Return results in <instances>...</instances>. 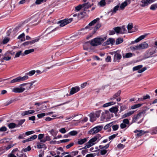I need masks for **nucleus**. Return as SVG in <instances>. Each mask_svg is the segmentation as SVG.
Here are the masks:
<instances>
[{
    "label": "nucleus",
    "mask_w": 157,
    "mask_h": 157,
    "mask_svg": "<svg viewBox=\"0 0 157 157\" xmlns=\"http://www.w3.org/2000/svg\"><path fill=\"white\" fill-rule=\"evenodd\" d=\"M101 137V136L99 134H98L97 135L94 136L93 138L91 139L87 143L85 146L81 149H86L90 148V147L94 145L96 143V141L99 139Z\"/></svg>",
    "instance_id": "f257e3e1"
},
{
    "label": "nucleus",
    "mask_w": 157,
    "mask_h": 157,
    "mask_svg": "<svg viewBox=\"0 0 157 157\" xmlns=\"http://www.w3.org/2000/svg\"><path fill=\"white\" fill-rule=\"evenodd\" d=\"M106 36L102 37H97L91 40L90 44L93 46H97L100 45L106 40Z\"/></svg>",
    "instance_id": "f03ea898"
},
{
    "label": "nucleus",
    "mask_w": 157,
    "mask_h": 157,
    "mask_svg": "<svg viewBox=\"0 0 157 157\" xmlns=\"http://www.w3.org/2000/svg\"><path fill=\"white\" fill-rule=\"evenodd\" d=\"M103 127L102 125H99L91 129L88 132V133L90 135H94L101 131Z\"/></svg>",
    "instance_id": "7ed1b4c3"
},
{
    "label": "nucleus",
    "mask_w": 157,
    "mask_h": 157,
    "mask_svg": "<svg viewBox=\"0 0 157 157\" xmlns=\"http://www.w3.org/2000/svg\"><path fill=\"white\" fill-rule=\"evenodd\" d=\"M99 19H100L99 18H97L91 21L89 24L88 26H86L84 29L81 30V32H80V33H82V35L85 34L87 32V29H89V30L91 29L89 26L94 25L97 22V21H99Z\"/></svg>",
    "instance_id": "20e7f679"
},
{
    "label": "nucleus",
    "mask_w": 157,
    "mask_h": 157,
    "mask_svg": "<svg viewBox=\"0 0 157 157\" xmlns=\"http://www.w3.org/2000/svg\"><path fill=\"white\" fill-rule=\"evenodd\" d=\"M28 78L29 77L27 75H25L23 77L19 76L11 80L10 82V83H13L22 82L27 80Z\"/></svg>",
    "instance_id": "39448f33"
},
{
    "label": "nucleus",
    "mask_w": 157,
    "mask_h": 157,
    "mask_svg": "<svg viewBox=\"0 0 157 157\" xmlns=\"http://www.w3.org/2000/svg\"><path fill=\"white\" fill-rule=\"evenodd\" d=\"M113 117L112 114L110 113V112L108 110H105L104 112H103L101 113V120L103 121L105 118L108 119H110Z\"/></svg>",
    "instance_id": "423d86ee"
},
{
    "label": "nucleus",
    "mask_w": 157,
    "mask_h": 157,
    "mask_svg": "<svg viewBox=\"0 0 157 157\" xmlns=\"http://www.w3.org/2000/svg\"><path fill=\"white\" fill-rule=\"evenodd\" d=\"M143 67V66L142 65H137L133 67L132 71H137V72L139 73H143L147 69L146 67H144L142 68Z\"/></svg>",
    "instance_id": "0eeeda50"
},
{
    "label": "nucleus",
    "mask_w": 157,
    "mask_h": 157,
    "mask_svg": "<svg viewBox=\"0 0 157 157\" xmlns=\"http://www.w3.org/2000/svg\"><path fill=\"white\" fill-rule=\"evenodd\" d=\"M155 53V51L153 48H151L147 50L144 55L146 58H148L152 57V55Z\"/></svg>",
    "instance_id": "6e6552de"
},
{
    "label": "nucleus",
    "mask_w": 157,
    "mask_h": 157,
    "mask_svg": "<svg viewBox=\"0 0 157 157\" xmlns=\"http://www.w3.org/2000/svg\"><path fill=\"white\" fill-rule=\"evenodd\" d=\"M73 18H72L69 19H65L64 20H61L59 22L60 24L59 26L62 27L65 25L71 23L72 21Z\"/></svg>",
    "instance_id": "1a4fd4ad"
},
{
    "label": "nucleus",
    "mask_w": 157,
    "mask_h": 157,
    "mask_svg": "<svg viewBox=\"0 0 157 157\" xmlns=\"http://www.w3.org/2000/svg\"><path fill=\"white\" fill-rule=\"evenodd\" d=\"M121 51L118 50L117 51V53L114 56L113 61L114 62H119L122 58L121 55L120 53Z\"/></svg>",
    "instance_id": "9d476101"
},
{
    "label": "nucleus",
    "mask_w": 157,
    "mask_h": 157,
    "mask_svg": "<svg viewBox=\"0 0 157 157\" xmlns=\"http://www.w3.org/2000/svg\"><path fill=\"white\" fill-rule=\"evenodd\" d=\"M109 144H107L104 146H102L101 145L99 146V148L101 149L100 150V153L101 155H105L107 152V150H106L109 147Z\"/></svg>",
    "instance_id": "9b49d317"
},
{
    "label": "nucleus",
    "mask_w": 157,
    "mask_h": 157,
    "mask_svg": "<svg viewBox=\"0 0 157 157\" xmlns=\"http://www.w3.org/2000/svg\"><path fill=\"white\" fill-rule=\"evenodd\" d=\"M155 0H142V4L141 6L144 7L148 5L149 4L154 2Z\"/></svg>",
    "instance_id": "f8f14e48"
},
{
    "label": "nucleus",
    "mask_w": 157,
    "mask_h": 157,
    "mask_svg": "<svg viewBox=\"0 0 157 157\" xmlns=\"http://www.w3.org/2000/svg\"><path fill=\"white\" fill-rule=\"evenodd\" d=\"M138 45L139 50L147 48L149 47L148 44L145 42L139 44Z\"/></svg>",
    "instance_id": "ddd939ff"
},
{
    "label": "nucleus",
    "mask_w": 157,
    "mask_h": 157,
    "mask_svg": "<svg viewBox=\"0 0 157 157\" xmlns=\"http://www.w3.org/2000/svg\"><path fill=\"white\" fill-rule=\"evenodd\" d=\"M80 90V88L78 86H76L72 88L70 91V94L72 95Z\"/></svg>",
    "instance_id": "4468645a"
},
{
    "label": "nucleus",
    "mask_w": 157,
    "mask_h": 157,
    "mask_svg": "<svg viewBox=\"0 0 157 157\" xmlns=\"http://www.w3.org/2000/svg\"><path fill=\"white\" fill-rule=\"evenodd\" d=\"M115 42V40L113 38H109L103 44L104 46L109 45L110 44H113Z\"/></svg>",
    "instance_id": "2eb2a0df"
},
{
    "label": "nucleus",
    "mask_w": 157,
    "mask_h": 157,
    "mask_svg": "<svg viewBox=\"0 0 157 157\" xmlns=\"http://www.w3.org/2000/svg\"><path fill=\"white\" fill-rule=\"evenodd\" d=\"M23 89L21 86H20L19 87L14 88L12 90V91L16 93H21L23 92Z\"/></svg>",
    "instance_id": "dca6fc26"
},
{
    "label": "nucleus",
    "mask_w": 157,
    "mask_h": 157,
    "mask_svg": "<svg viewBox=\"0 0 157 157\" xmlns=\"http://www.w3.org/2000/svg\"><path fill=\"white\" fill-rule=\"evenodd\" d=\"M32 20L33 22L37 21V23L36 24H37L39 22L40 20L39 14H37L33 16L32 17Z\"/></svg>",
    "instance_id": "f3484780"
},
{
    "label": "nucleus",
    "mask_w": 157,
    "mask_h": 157,
    "mask_svg": "<svg viewBox=\"0 0 157 157\" xmlns=\"http://www.w3.org/2000/svg\"><path fill=\"white\" fill-rule=\"evenodd\" d=\"M11 53L10 52L7 51L4 55V57L2 59V60L6 61L10 60L11 59V57L10 56L9 54Z\"/></svg>",
    "instance_id": "a211bd4d"
},
{
    "label": "nucleus",
    "mask_w": 157,
    "mask_h": 157,
    "mask_svg": "<svg viewBox=\"0 0 157 157\" xmlns=\"http://www.w3.org/2000/svg\"><path fill=\"white\" fill-rule=\"evenodd\" d=\"M143 113L140 112L138 113L136 115H134L132 118V121L133 122H136L138 119L140 118L141 116L143 114Z\"/></svg>",
    "instance_id": "6ab92c4d"
},
{
    "label": "nucleus",
    "mask_w": 157,
    "mask_h": 157,
    "mask_svg": "<svg viewBox=\"0 0 157 157\" xmlns=\"http://www.w3.org/2000/svg\"><path fill=\"white\" fill-rule=\"evenodd\" d=\"M130 3L129 1L128 0H126L124 2L122 3L119 6L120 9L121 10H123L124 8L128 5Z\"/></svg>",
    "instance_id": "aec40b11"
},
{
    "label": "nucleus",
    "mask_w": 157,
    "mask_h": 157,
    "mask_svg": "<svg viewBox=\"0 0 157 157\" xmlns=\"http://www.w3.org/2000/svg\"><path fill=\"white\" fill-rule=\"evenodd\" d=\"M87 140V138L78 139L77 142V144L78 145H82L86 142Z\"/></svg>",
    "instance_id": "412c9836"
},
{
    "label": "nucleus",
    "mask_w": 157,
    "mask_h": 157,
    "mask_svg": "<svg viewBox=\"0 0 157 157\" xmlns=\"http://www.w3.org/2000/svg\"><path fill=\"white\" fill-rule=\"evenodd\" d=\"M148 35V34H146L140 36L139 37L136 39L134 42L136 43L139 42L140 41L145 38Z\"/></svg>",
    "instance_id": "4be33fe9"
},
{
    "label": "nucleus",
    "mask_w": 157,
    "mask_h": 157,
    "mask_svg": "<svg viewBox=\"0 0 157 157\" xmlns=\"http://www.w3.org/2000/svg\"><path fill=\"white\" fill-rule=\"evenodd\" d=\"M20 86H21V87L23 89V92L25 90H28L30 89L27 83L21 84L20 85Z\"/></svg>",
    "instance_id": "5701e85b"
},
{
    "label": "nucleus",
    "mask_w": 157,
    "mask_h": 157,
    "mask_svg": "<svg viewBox=\"0 0 157 157\" xmlns=\"http://www.w3.org/2000/svg\"><path fill=\"white\" fill-rule=\"evenodd\" d=\"M135 133H137L136 135L137 136H140L143 135L145 133V132L141 130H136L134 131Z\"/></svg>",
    "instance_id": "b1692460"
},
{
    "label": "nucleus",
    "mask_w": 157,
    "mask_h": 157,
    "mask_svg": "<svg viewBox=\"0 0 157 157\" xmlns=\"http://www.w3.org/2000/svg\"><path fill=\"white\" fill-rule=\"evenodd\" d=\"M56 28H54L52 27H48V28L45 31V33L46 34H48L51 33V32H53L56 29Z\"/></svg>",
    "instance_id": "393cba45"
},
{
    "label": "nucleus",
    "mask_w": 157,
    "mask_h": 157,
    "mask_svg": "<svg viewBox=\"0 0 157 157\" xmlns=\"http://www.w3.org/2000/svg\"><path fill=\"white\" fill-rule=\"evenodd\" d=\"M109 111L111 113H116L118 111V106H115L109 109Z\"/></svg>",
    "instance_id": "a878e982"
},
{
    "label": "nucleus",
    "mask_w": 157,
    "mask_h": 157,
    "mask_svg": "<svg viewBox=\"0 0 157 157\" xmlns=\"http://www.w3.org/2000/svg\"><path fill=\"white\" fill-rule=\"evenodd\" d=\"M35 112V111L33 110H29L27 111H25L22 113V116H25L27 115L33 114Z\"/></svg>",
    "instance_id": "bb28decb"
},
{
    "label": "nucleus",
    "mask_w": 157,
    "mask_h": 157,
    "mask_svg": "<svg viewBox=\"0 0 157 157\" xmlns=\"http://www.w3.org/2000/svg\"><path fill=\"white\" fill-rule=\"evenodd\" d=\"M121 90H119L117 93L114 94L113 96V97L110 98L111 100H113L116 99V98L119 97L121 94Z\"/></svg>",
    "instance_id": "cd10ccee"
},
{
    "label": "nucleus",
    "mask_w": 157,
    "mask_h": 157,
    "mask_svg": "<svg viewBox=\"0 0 157 157\" xmlns=\"http://www.w3.org/2000/svg\"><path fill=\"white\" fill-rule=\"evenodd\" d=\"M116 101H112L110 102H109L105 104H104L103 107H106L110 105H113L116 104Z\"/></svg>",
    "instance_id": "c85d7f7f"
},
{
    "label": "nucleus",
    "mask_w": 157,
    "mask_h": 157,
    "mask_svg": "<svg viewBox=\"0 0 157 157\" xmlns=\"http://www.w3.org/2000/svg\"><path fill=\"white\" fill-rule=\"evenodd\" d=\"M134 113V111H129L128 112L126 113H125L122 116V118H124L127 117H128L132 114H133Z\"/></svg>",
    "instance_id": "c756f323"
},
{
    "label": "nucleus",
    "mask_w": 157,
    "mask_h": 157,
    "mask_svg": "<svg viewBox=\"0 0 157 157\" xmlns=\"http://www.w3.org/2000/svg\"><path fill=\"white\" fill-rule=\"evenodd\" d=\"M34 51V49H33L26 50L25 51L24 53L22 54V56H25V55L28 54L31 52H33Z\"/></svg>",
    "instance_id": "7c9ffc66"
},
{
    "label": "nucleus",
    "mask_w": 157,
    "mask_h": 157,
    "mask_svg": "<svg viewBox=\"0 0 157 157\" xmlns=\"http://www.w3.org/2000/svg\"><path fill=\"white\" fill-rule=\"evenodd\" d=\"M93 4H90L89 2L82 4L83 8L85 9H87L91 7L92 6Z\"/></svg>",
    "instance_id": "2f4dec72"
},
{
    "label": "nucleus",
    "mask_w": 157,
    "mask_h": 157,
    "mask_svg": "<svg viewBox=\"0 0 157 157\" xmlns=\"http://www.w3.org/2000/svg\"><path fill=\"white\" fill-rule=\"evenodd\" d=\"M50 140V137L48 135H47L43 139L41 140L40 141L41 142L44 143L46 141H49Z\"/></svg>",
    "instance_id": "473e14b6"
},
{
    "label": "nucleus",
    "mask_w": 157,
    "mask_h": 157,
    "mask_svg": "<svg viewBox=\"0 0 157 157\" xmlns=\"http://www.w3.org/2000/svg\"><path fill=\"white\" fill-rule=\"evenodd\" d=\"M143 105V104L139 103L135 104L131 107V109H135L141 107Z\"/></svg>",
    "instance_id": "72a5a7b5"
},
{
    "label": "nucleus",
    "mask_w": 157,
    "mask_h": 157,
    "mask_svg": "<svg viewBox=\"0 0 157 157\" xmlns=\"http://www.w3.org/2000/svg\"><path fill=\"white\" fill-rule=\"evenodd\" d=\"M133 28V25L132 23H129L127 25V29L128 33H131L132 31H131V29Z\"/></svg>",
    "instance_id": "f704fd0d"
},
{
    "label": "nucleus",
    "mask_w": 157,
    "mask_h": 157,
    "mask_svg": "<svg viewBox=\"0 0 157 157\" xmlns=\"http://www.w3.org/2000/svg\"><path fill=\"white\" fill-rule=\"evenodd\" d=\"M127 30L124 26H123L121 27L120 34L125 33H127Z\"/></svg>",
    "instance_id": "c9c22d12"
},
{
    "label": "nucleus",
    "mask_w": 157,
    "mask_h": 157,
    "mask_svg": "<svg viewBox=\"0 0 157 157\" xmlns=\"http://www.w3.org/2000/svg\"><path fill=\"white\" fill-rule=\"evenodd\" d=\"M9 128L10 129H12L17 127V124L13 123H11L8 125Z\"/></svg>",
    "instance_id": "e433bc0d"
},
{
    "label": "nucleus",
    "mask_w": 157,
    "mask_h": 157,
    "mask_svg": "<svg viewBox=\"0 0 157 157\" xmlns=\"http://www.w3.org/2000/svg\"><path fill=\"white\" fill-rule=\"evenodd\" d=\"M143 97L142 98H138V100L143 101L144 100H146L150 99V97L148 94H147L146 95H144L143 96Z\"/></svg>",
    "instance_id": "4c0bfd02"
},
{
    "label": "nucleus",
    "mask_w": 157,
    "mask_h": 157,
    "mask_svg": "<svg viewBox=\"0 0 157 157\" xmlns=\"http://www.w3.org/2000/svg\"><path fill=\"white\" fill-rule=\"evenodd\" d=\"M25 35L24 33H23L21 34L20 35H19L18 37V39H21V41H24L25 40Z\"/></svg>",
    "instance_id": "58836bf2"
},
{
    "label": "nucleus",
    "mask_w": 157,
    "mask_h": 157,
    "mask_svg": "<svg viewBox=\"0 0 157 157\" xmlns=\"http://www.w3.org/2000/svg\"><path fill=\"white\" fill-rule=\"evenodd\" d=\"M36 72V71L35 70H32L30 71L29 72L26 73V75H29V76H32L33 75H34Z\"/></svg>",
    "instance_id": "ea45409f"
},
{
    "label": "nucleus",
    "mask_w": 157,
    "mask_h": 157,
    "mask_svg": "<svg viewBox=\"0 0 157 157\" xmlns=\"http://www.w3.org/2000/svg\"><path fill=\"white\" fill-rule=\"evenodd\" d=\"M98 4L100 6L103 7L104 6L105 4L106 3L105 0H101Z\"/></svg>",
    "instance_id": "a19ab883"
},
{
    "label": "nucleus",
    "mask_w": 157,
    "mask_h": 157,
    "mask_svg": "<svg viewBox=\"0 0 157 157\" xmlns=\"http://www.w3.org/2000/svg\"><path fill=\"white\" fill-rule=\"evenodd\" d=\"M115 32L116 33H120V30H121V27H117L114 28L113 29Z\"/></svg>",
    "instance_id": "79ce46f5"
},
{
    "label": "nucleus",
    "mask_w": 157,
    "mask_h": 157,
    "mask_svg": "<svg viewBox=\"0 0 157 157\" xmlns=\"http://www.w3.org/2000/svg\"><path fill=\"white\" fill-rule=\"evenodd\" d=\"M130 49L133 51L136 50H139L138 45L136 46H131L130 47Z\"/></svg>",
    "instance_id": "37998d69"
},
{
    "label": "nucleus",
    "mask_w": 157,
    "mask_h": 157,
    "mask_svg": "<svg viewBox=\"0 0 157 157\" xmlns=\"http://www.w3.org/2000/svg\"><path fill=\"white\" fill-rule=\"evenodd\" d=\"M123 41V40L122 38H119L117 39L116 41V44H118L122 43Z\"/></svg>",
    "instance_id": "c03bdc74"
},
{
    "label": "nucleus",
    "mask_w": 157,
    "mask_h": 157,
    "mask_svg": "<svg viewBox=\"0 0 157 157\" xmlns=\"http://www.w3.org/2000/svg\"><path fill=\"white\" fill-rule=\"evenodd\" d=\"M120 8V7L119 5H117L114 7L113 10H111V11L113 13H116L119 9Z\"/></svg>",
    "instance_id": "a18cd8bd"
},
{
    "label": "nucleus",
    "mask_w": 157,
    "mask_h": 157,
    "mask_svg": "<svg viewBox=\"0 0 157 157\" xmlns=\"http://www.w3.org/2000/svg\"><path fill=\"white\" fill-rule=\"evenodd\" d=\"M40 39L39 37L36 38L35 39L30 41H29L30 45L32 44H34L36 42H37L39 41Z\"/></svg>",
    "instance_id": "49530a36"
},
{
    "label": "nucleus",
    "mask_w": 157,
    "mask_h": 157,
    "mask_svg": "<svg viewBox=\"0 0 157 157\" xmlns=\"http://www.w3.org/2000/svg\"><path fill=\"white\" fill-rule=\"evenodd\" d=\"M150 9L151 10H155L157 9V4H155L152 5L151 6Z\"/></svg>",
    "instance_id": "de8ad7c7"
},
{
    "label": "nucleus",
    "mask_w": 157,
    "mask_h": 157,
    "mask_svg": "<svg viewBox=\"0 0 157 157\" xmlns=\"http://www.w3.org/2000/svg\"><path fill=\"white\" fill-rule=\"evenodd\" d=\"M25 121V119H22L19 121L18 124H17V127H18L21 125Z\"/></svg>",
    "instance_id": "09e8293b"
},
{
    "label": "nucleus",
    "mask_w": 157,
    "mask_h": 157,
    "mask_svg": "<svg viewBox=\"0 0 157 157\" xmlns=\"http://www.w3.org/2000/svg\"><path fill=\"white\" fill-rule=\"evenodd\" d=\"M132 56V53L130 52L126 53L125 56H123V58H128L131 57Z\"/></svg>",
    "instance_id": "8fccbe9b"
},
{
    "label": "nucleus",
    "mask_w": 157,
    "mask_h": 157,
    "mask_svg": "<svg viewBox=\"0 0 157 157\" xmlns=\"http://www.w3.org/2000/svg\"><path fill=\"white\" fill-rule=\"evenodd\" d=\"M23 53H22V51H18V52H17L15 56V58H17L19 57L20 55H22Z\"/></svg>",
    "instance_id": "3c124183"
},
{
    "label": "nucleus",
    "mask_w": 157,
    "mask_h": 157,
    "mask_svg": "<svg viewBox=\"0 0 157 157\" xmlns=\"http://www.w3.org/2000/svg\"><path fill=\"white\" fill-rule=\"evenodd\" d=\"M125 147V145L121 144H118L117 146V147L119 149H122L124 148Z\"/></svg>",
    "instance_id": "603ef678"
},
{
    "label": "nucleus",
    "mask_w": 157,
    "mask_h": 157,
    "mask_svg": "<svg viewBox=\"0 0 157 157\" xmlns=\"http://www.w3.org/2000/svg\"><path fill=\"white\" fill-rule=\"evenodd\" d=\"M78 153V151H73L71 152L70 155L71 156H72V157H73L74 156L77 155Z\"/></svg>",
    "instance_id": "864d4df0"
},
{
    "label": "nucleus",
    "mask_w": 157,
    "mask_h": 157,
    "mask_svg": "<svg viewBox=\"0 0 157 157\" xmlns=\"http://www.w3.org/2000/svg\"><path fill=\"white\" fill-rule=\"evenodd\" d=\"M69 133L70 136H75L77 134L78 132L76 131H72L70 132Z\"/></svg>",
    "instance_id": "5fc2aeb1"
},
{
    "label": "nucleus",
    "mask_w": 157,
    "mask_h": 157,
    "mask_svg": "<svg viewBox=\"0 0 157 157\" xmlns=\"http://www.w3.org/2000/svg\"><path fill=\"white\" fill-rule=\"evenodd\" d=\"M46 0H36L35 2V4L38 5L41 4L42 2H45Z\"/></svg>",
    "instance_id": "6e6d98bb"
},
{
    "label": "nucleus",
    "mask_w": 157,
    "mask_h": 157,
    "mask_svg": "<svg viewBox=\"0 0 157 157\" xmlns=\"http://www.w3.org/2000/svg\"><path fill=\"white\" fill-rule=\"evenodd\" d=\"M10 40V38H5L3 39L2 43L3 44H7Z\"/></svg>",
    "instance_id": "4d7b16f0"
},
{
    "label": "nucleus",
    "mask_w": 157,
    "mask_h": 157,
    "mask_svg": "<svg viewBox=\"0 0 157 157\" xmlns=\"http://www.w3.org/2000/svg\"><path fill=\"white\" fill-rule=\"evenodd\" d=\"M96 155V153H90L87 155L86 157H94Z\"/></svg>",
    "instance_id": "13d9d810"
},
{
    "label": "nucleus",
    "mask_w": 157,
    "mask_h": 157,
    "mask_svg": "<svg viewBox=\"0 0 157 157\" xmlns=\"http://www.w3.org/2000/svg\"><path fill=\"white\" fill-rule=\"evenodd\" d=\"M83 6H82V5H79L78 6H76L75 8V10H77V11H79L80 9L82 8H83Z\"/></svg>",
    "instance_id": "bf43d9fd"
},
{
    "label": "nucleus",
    "mask_w": 157,
    "mask_h": 157,
    "mask_svg": "<svg viewBox=\"0 0 157 157\" xmlns=\"http://www.w3.org/2000/svg\"><path fill=\"white\" fill-rule=\"evenodd\" d=\"M46 115L45 113H43L37 115V117L39 118L43 117Z\"/></svg>",
    "instance_id": "052dcab7"
},
{
    "label": "nucleus",
    "mask_w": 157,
    "mask_h": 157,
    "mask_svg": "<svg viewBox=\"0 0 157 157\" xmlns=\"http://www.w3.org/2000/svg\"><path fill=\"white\" fill-rule=\"evenodd\" d=\"M112 125V123L108 124L104 126V129L105 130L109 128Z\"/></svg>",
    "instance_id": "680f3d73"
},
{
    "label": "nucleus",
    "mask_w": 157,
    "mask_h": 157,
    "mask_svg": "<svg viewBox=\"0 0 157 157\" xmlns=\"http://www.w3.org/2000/svg\"><path fill=\"white\" fill-rule=\"evenodd\" d=\"M77 116L76 115H72V116H70L67 117L66 118V120H68L70 119L73 118L75 117H76Z\"/></svg>",
    "instance_id": "e2e57ef3"
},
{
    "label": "nucleus",
    "mask_w": 157,
    "mask_h": 157,
    "mask_svg": "<svg viewBox=\"0 0 157 157\" xmlns=\"http://www.w3.org/2000/svg\"><path fill=\"white\" fill-rule=\"evenodd\" d=\"M35 133V132L33 131H28L27 132H25V134L27 136H29V135H30L31 134H33Z\"/></svg>",
    "instance_id": "0e129e2a"
},
{
    "label": "nucleus",
    "mask_w": 157,
    "mask_h": 157,
    "mask_svg": "<svg viewBox=\"0 0 157 157\" xmlns=\"http://www.w3.org/2000/svg\"><path fill=\"white\" fill-rule=\"evenodd\" d=\"M101 110H99V111H96L95 113V116L97 117H99L100 116V114L101 113Z\"/></svg>",
    "instance_id": "69168bd1"
},
{
    "label": "nucleus",
    "mask_w": 157,
    "mask_h": 157,
    "mask_svg": "<svg viewBox=\"0 0 157 157\" xmlns=\"http://www.w3.org/2000/svg\"><path fill=\"white\" fill-rule=\"evenodd\" d=\"M119 126L118 125L116 124L113 125L112 126V128L113 130L114 131H116L117 130Z\"/></svg>",
    "instance_id": "338daca9"
},
{
    "label": "nucleus",
    "mask_w": 157,
    "mask_h": 157,
    "mask_svg": "<svg viewBox=\"0 0 157 157\" xmlns=\"http://www.w3.org/2000/svg\"><path fill=\"white\" fill-rule=\"evenodd\" d=\"M44 146V145L43 144L41 143L38 144L37 145V147L39 149L43 147Z\"/></svg>",
    "instance_id": "774afa93"
}]
</instances>
